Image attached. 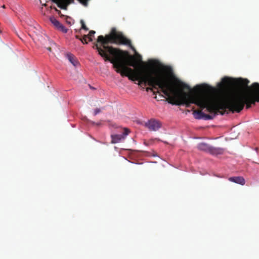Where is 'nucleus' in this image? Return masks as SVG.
I'll list each match as a JSON object with an SVG mask.
<instances>
[{"label": "nucleus", "mask_w": 259, "mask_h": 259, "mask_svg": "<svg viewBox=\"0 0 259 259\" xmlns=\"http://www.w3.org/2000/svg\"><path fill=\"white\" fill-rule=\"evenodd\" d=\"M2 7H3V8H5V5H3V6H2Z\"/></svg>", "instance_id": "obj_22"}, {"label": "nucleus", "mask_w": 259, "mask_h": 259, "mask_svg": "<svg viewBox=\"0 0 259 259\" xmlns=\"http://www.w3.org/2000/svg\"><path fill=\"white\" fill-rule=\"evenodd\" d=\"M57 4L58 7L64 10L67 9V5L73 2L74 0H52ZM79 2L84 6H87L89 0H78Z\"/></svg>", "instance_id": "obj_4"}, {"label": "nucleus", "mask_w": 259, "mask_h": 259, "mask_svg": "<svg viewBox=\"0 0 259 259\" xmlns=\"http://www.w3.org/2000/svg\"><path fill=\"white\" fill-rule=\"evenodd\" d=\"M101 109H99V108H96L94 112V115L95 116L97 114H98V113H100L101 112Z\"/></svg>", "instance_id": "obj_15"}, {"label": "nucleus", "mask_w": 259, "mask_h": 259, "mask_svg": "<svg viewBox=\"0 0 259 259\" xmlns=\"http://www.w3.org/2000/svg\"><path fill=\"white\" fill-rule=\"evenodd\" d=\"M96 32L94 30H91L89 32V33L88 35H84L82 38V39H80V41L83 43L87 44L88 42L87 41V39L88 38L89 40L90 41H93L92 37L94 36V34H95Z\"/></svg>", "instance_id": "obj_10"}, {"label": "nucleus", "mask_w": 259, "mask_h": 259, "mask_svg": "<svg viewBox=\"0 0 259 259\" xmlns=\"http://www.w3.org/2000/svg\"><path fill=\"white\" fill-rule=\"evenodd\" d=\"M145 126L150 131H156L161 127V123L158 120L151 119L145 123Z\"/></svg>", "instance_id": "obj_6"}, {"label": "nucleus", "mask_w": 259, "mask_h": 259, "mask_svg": "<svg viewBox=\"0 0 259 259\" xmlns=\"http://www.w3.org/2000/svg\"><path fill=\"white\" fill-rule=\"evenodd\" d=\"M229 180L230 182H234L241 185L245 184V180L242 177H230Z\"/></svg>", "instance_id": "obj_9"}, {"label": "nucleus", "mask_w": 259, "mask_h": 259, "mask_svg": "<svg viewBox=\"0 0 259 259\" xmlns=\"http://www.w3.org/2000/svg\"><path fill=\"white\" fill-rule=\"evenodd\" d=\"M123 132L122 134H113L111 135V143L116 144L124 140L126 136L130 133V131L127 128H123Z\"/></svg>", "instance_id": "obj_5"}, {"label": "nucleus", "mask_w": 259, "mask_h": 259, "mask_svg": "<svg viewBox=\"0 0 259 259\" xmlns=\"http://www.w3.org/2000/svg\"><path fill=\"white\" fill-rule=\"evenodd\" d=\"M47 49L49 51H50V52H51V51H52V49H51V47H48V48H47Z\"/></svg>", "instance_id": "obj_18"}, {"label": "nucleus", "mask_w": 259, "mask_h": 259, "mask_svg": "<svg viewBox=\"0 0 259 259\" xmlns=\"http://www.w3.org/2000/svg\"><path fill=\"white\" fill-rule=\"evenodd\" d=\"M198 148L200 150L208 152L212 154H215L217 150L207 144L205 143H200L198 146Z\"/></svg>", "instance_id": "obj_7"}, {"label": "nucleus", "mask_w": 259, "mask_h": 259, "mask_svg": "<svg viewBox=\"0 0 259 259\" xmlns=\"http://www.w3.org/2000/svg\"><path fill=\"white\" fill-rule=\"evenodd\" d=\"M80 23L81 24V28L82 29H83L86 31L89 30L88 28L86 26V25L84 24V21L82 20H81L80 21Z\"/></svg>", "instance_id": "obj_14"}, {"label": "nucleus", "mask_w": 259, "mask_h": 259, "mask_svg": "<svg viewBox=\"0 0 259 259\" xmlns=\"http://www.w3.org/2000/svg\"><path fill=\"white\" fill-rule=\"evenodd\" d=\"M249 83V81L246 79H240L237 82L238 84L242 87H245L248 86V84Z\"/></svg>", "instance_id": "obj_13"}, {"label": "nucleus", "mask_w": 259, "mask_h": 259, "mask_svg": "<svg viewBox=\"0 0 259 259\" xmlns=\"http://www.w3.org/2000/svg\"><path fill=\"white\" fill-rule=\"evenodd\" d=\"M55 11L57 12V13L59 15V14H61V11L58 9H57L56 8H55Z\"/></svg>", "instance_id": "obj_17"}, {"label": "nucleus", "mask_w": 259, "mask_h": 259, "mask_svg": "<svg viewBox=\"0 0 259 259\" xmlns=\"http://www.w3.org/2000/svg\"><path fill=\"white\" fill-rule=\"evenodd\" d=\"M204 88L202 85H198L196 88L198 89L200 93L188 94L192 96L204 95L208 96L210 99L207 102L205 107L194 104L202 109L206 108L207 111L213 115L205 114L201 110H194L193 115L196 119H211L216 114L224 115L227 109L232 113H239L243 109L245 104L246 108L249 109L252 104L254 105L256 102H259V83L257 82L252 83L250 87L251 94L243 93L234 96L228 100H225L220 96L214 88L208 86ZM191 104L188 106L185 105L189 107Z\"/></svg>", "instance_id": "obj_2"}, {"label": "nucleus", "mask_w": 259, "mask_h": 259, "mask_svg": "<svg viewBox=\"0 0 259 259\" xmlns=\"http://www.w3.org/2000/svg\"><path fill=\"white\" fill-rule=\"evenodd\" d=\"M76 37L77 38L79 39V40H80V39H81L80 38H79V36H78V35H76Z\"/></svg>", "instance_id": "obj_21"}, {"label": "nucleus", "mask_w": 259, "mask_h": 259, "mask_svg": "<svg viewBox=\"0 0 259 259\" xmlns=\"http://www.w3.org/2000/svg\"><path fill=\"white\" fill-rule=\"evenodd\" d=\"M222 83L225 87H231L233 85V82L232 79L228 77H225L222 78Z\"/></svg>", "instance_id": "obj_11"}, {"label": "nucleus", "mask_w": 259, "mask_h": 259, "mask_svg": "<svg viewBox=\"0 0 259 259\" xmlns=\"http://www.w3.org/2000/svg\"><path fill=\"white\" fill-rule=\"evenodd\" d=\"M67 58L70 62L74 66H77L78 64V62L76 60V58L71 54H67Z\"/></svg>", "instance_id": "obj_12"}, {"label": "nucleus", "mask_w": 259, "mask_h": 259, "mask_svg": "<svg viewBox=\"0 0 259 259\" xmlns=\"http://www.w3.org/2000/svg\"><path fill=\"white\" fill-rule=\"evenodd\" d=\"M50 20L51 23L58 29L62 31L63 32L66 33L67 29L61 24L54 17H51Z\"/></svg>", "instance_id": "obj_8"}, {"label": "nucleus", "mask_w": 259, "mask_h": 259, "mask_svg": "<svg viewBox=\"0 0 259 259\" xmlns=\"http://www.w3.org/2000/svg\"><path fill=\"white\" fill-rule=\"evenodd\" d=\"M109 44L126 45L133 49L131 40L121 32L112 28L109 34L98 37L97 43L94 44L93 48L97 50L104 61H108L113 64L116 71L121 75L126 74L125 70L132 72L133 69L128 66L137 67L138 60L136 57L130 55L127 51L108 46Z\"/></svg>", "instance_id": "obj_3"}, {"label": "nucleus", "mask_w": 259, "mask_h": 259, "mask_svg": "<svg viewBox=\"0 0 259 259\" xmlns=\"http://www.w3.org/2000/svg\"><path fill=\"white\" fill-rule=\"evenodd\" d=\"M68 19H70V17H66V22H67V23H68V24H71V22H70L69 21H68Z\"/></svg>", "instance_id": "obj_16"}, {"label": "nucleus", "mask_w": 259, "mask_h": 259, "mask_svg": "<svg viewBox=\"0 0 259 259\" xmlns=\"http://www.w3.org/2000/svg\"><path fill=\"white\" fill-rule=\"evenodd\" d=\"M94 124H96L97 125L99 126V125H101V123H94Z\"/></svg>", "instance_id": "obj_20"}, {"label": "nucleus", "mask_w": 259, "mask_h": 259, "mask_svg": "<svg viewBox=\"0 0 259 259\" xmlns=\"http://www.w3.org/2000/svg\"><path fill=\"white\" fill-rule=\"evenodd\" d=\"M132 72L125 70L126 74L122 76H127L129 79L139 81L138 84H144L151 87L146 88V91H152L153 94L162 92L166 97V100L171 105H181L186 104L187 106L190 103H196L205 107L207 102L210 99L204 95L192 96L185 92L191 91V89L188 84L182 82H172L169 78L168 73L171 69L168 66H163L161 70H146V67L138 63Z\"/></svg>", "instance_id": "obj_1"}, {"label": "nucleus", "mask_w": 259, "mask_h": 259, "mask_svg": "<svg viewBox=\"0 0 259 259\" xmlns=\"http://www.w3.org/2000/svg\"><path fill=\"white\" fill-rule=\"evenodd\" d=\"M59 15H60V16L61 17H65V16H64V15L62 14V13H61V14H59ZM66 17V16H65V17Z\"/></svg>", "instance_id": "obj_19"}]
</instances>
